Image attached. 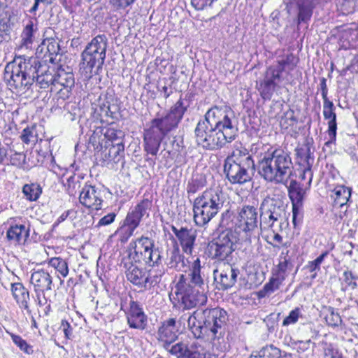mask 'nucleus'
Listing matches in <instances>:
<instances>
[{
  "instance_id": "1",
  "label": "nucleus",
  "mask_w": 358,
  "mask_h": 358,
  "mask_svg": "<svg viewBox=\"0 0 358 358\" xmlns=\"http://www.w3.org/2000/svg\"><path fill=\"white\" fill-rule=\"evenodd\" d=\"M197 144L214 150L234 141L238 134V124L234 111L227 106H215L198 122L195 130Z\"/></svg>"
},
{
  "instance_id": "2",
  "label": "nucleus",
  "mask_w": 358,
  "mask_h": 358,
  "mask_svg": "<svg viewBox=\"0 0 358 358\" xmlns=\"http://www.w3.org/2000/svg\"><path fill=\"white\" fill-rule=\"evenodd\" d=\"M36 60L19 58L8 64L5 68L4 79L10 87L20 91L26 90L33 84L36 78L41 88L53 87L55 72L48 69L39 74L36 70Z\"/></svg>"
},
{
  "instance_id": "3",
  "label": "nucleus",
  "mask_w": 358,
  "mask_h": 358,
  "mask_svg": "<svg viewBox=\"0 0 358 358\" xmlns=\"http://www.w3.org/2000/svg\"><path fill=\"white\" fill-rule=\"evenodd\" d=\"M207 288L201 275V261L196 257L191 262L189 273L180 275L175 294L184 309H191L207 302Z\"/></svg>"
},
{
  "instance_id": "4",
  "label": "nucleus",
  "mask_w": 358,
  "mask_h": 358,
  "mask_svg": "<svg viewBox=\"0 0 358 358\" xmlns=\"http://www.w3.org/2000/svg\"><path fill=\"white\" fill-rule=\"evenodd\" d=\"M227 313L220 308L196 310L187 320V324L196 338L219 339L224 334Z\"/></svg>"
},
{
  "instance_id": "5",
  "label": "nucleus",
  "mask_w": 358,
  "mask_h": 358,
  "mask_svg": "<svg viewBox=\"0 0 358 358\" xmlns=\"http://www.w3.org/2000/svg\"><path fill=\"white\" fill-rule=\"evenodd\" d=\"M260 210V226L262 229H270L272 231L271 238L273 246L279 247L280 245H282L288 247L289 245L287 243L282 244V237L279 234L280 231L288 226L285 207L282 201L267 197L262 201Z\"/></svg>"
},
{
  "instance_id": "6",
  "label": "nucleus",
  "mask_w": 358,
  "mask_h": 358,
  "mask_svg": "<svg viewBox=\"0 0 358 358\" xmlns=\"http://www.w3.org/2000/svg\"><path fill=\"white\" fill-rule=\"evenodd\" d=\"M292 164L291 157L284 150H268L259 161V173L268 182L285 183L291 174Z\"/></svg>"
},
{
  "instance_id": "7",
  "label": "nucleus",
  "mask_w": 358,
  "mask_h": 358,
  "mask_svg": "<svg viewBox=\"0 0 358 358\" xmlns=\"http://www.w3.org/2000/svg\"><path fill=\"white\" fill-rule=\"evenodd\" d=\"M225 199V194L220 187L207 189L196 197L193 205L196 225H206L222 208Z\"/></svg>"
},
{
  "instance_id": "8",
  "label": "nucleus",
  "mask_w": 358,
  "mask_h": 358,
  "mask_svg": "<svg viewBox=\"0 0 358 358\" xmlns=\"http://www.w3.org/2000/svg\"><path fill=\"white\" fill-rule=\"evenodd\" d=\"M255 169L254 161L248 150L240 145L228 156L224 164V171L232 184H244L251 179Z\"/></svg>"
},
{
  "instance_id": "9",
  "label": "nucleus",
  "mask_w": 358,
  "mask_h": 358,
  "mask_svg": "<svg viewBox=\"0 0 358 358\" xmlns=\"http://www.w3.org/2000/svg\"><path fill=\"white\" fill-rule=\"evenodd\" d=\"M108 40L105 35H98L93 38L82 52L81 68L86 77H92L93 71L98 73L106 59Z\"/></svg>"
},
{
  "instance_id": "10",
  "label": "nucleus",
  "mask_w": 358,
  "mask_h": 358,
  "mask_svg": "<svg viewBox=\"0 0 358 358\" xmlns=\"http://www.w3.org/2000/svg\"><path fill=\"white\" fill-rule=\"evenodd\" d=\"M238 241L242 239L238 237L236 231L225 229L208 244L209 255L216 261L229 263L232 259V253Z\"/></svg>"
},
{
  "instance_id": "11",
  "label": "nucleus",
  "mask_w": 358,
  "mask_h": 358,
  "mask_svg": "<svg viewBox=\"0 0 358 358\" xmlns=\"http://www.w3.org/2000/svg\"><path fill=\"white\" fill-rule=\"evenodd\" d=\"M258 226V210L253 206L245 205L238 210L235 230L238 237L245 243H250L252 234Z\"/></svg>"
},
{
  "instance_id": "12",
  "label": "nucleus",
  "mask_w": 358,
  "mask_h": 358,
  "mask_svg": "<svg viewBox=\"0 0 358 358\" xmlns=\"http://www.w3.org/2000/svg\"><path fill=\"white\" fill-rule=\"evenodd\" d=\"M129 246L134 250L133 258L135 261H142L150 266H157L161 263V253L158 248H154V242L150 238L141 236L131 243Z\"/></svg>"
},
{
  "instance_id": "13",
  "label": "nucleus",
  "mask_w": 358,
  "mask_h": 358,
  "mask_svg": "<svg viewBox=\"0 0 358 358\" xmlns=\"http://www.w3.org/2000/svg\"><path fill=\"white\" fill-rule=\"evenodd\" d=\"M187 108V106L180 98L166 115L154 119L151 122V127L166 136L171 130L178 127Z\"/></svg>"
},
{
  "instance_id": "14",
  "label": "nucleus",
  "mask_w": 358,
  "mask_h": 358,
  "mask_svg": "<svg viewBox=\"0 0 358 358\" xmlns=\"http://www.w3.org/2000/svg\"><path fill=\"white\" fill-rule=\"evenodd\" d=\"M282 64H273L266 69L264 78L257 82V89L265 100L271 99L273 92L279 88V84L284 80Z\"/></svg>"
},
{
  "instance_id": "15",
  "label": "nucleus",
  "mask_w": 358,
  "mask_h": 358,
  "mask_svg": "<svg viewBox=\"0 0 358 358\" xmlns=\"http://www.w3.org/2000/svg\"><path fill=\"white\" fill-rule=\"evenodd\" d=\"M152 207V201L148 199L141 201L133 209L127 214L124 226L121 228V231L125 230L127 236L122 238V241H127L129 237L132 236L134 230L139 225L142 218L144 216L149 215V211Z\"/></svg>"
},
{
  "instance_id": "16",
  "label": "nucleus",
  "mask_w": 358,
  "mask_h": 358,
  "mask_svg": "<svg viewBox=\"0 0 358 358\" xmlns=\"http://www.w3.org/2000/svg\"><path fill=\"white\" fill-rule=\"evenodd\" d=\"M296 162L301 169L300 178L307 185H310L313 173L312 166L314 163V156L310 148L307 145H303L296 149Z\"/></svg>"
},
{
  "instance_id": "17",
  "label": "nucleus",
  "mask_w": 358,
  "mask_h": 358,
  "mask_svg": "<svg viewBox=\"0 0 358 358\" xmlns=\"http://www.w3.org/2000/svg\"><path fill=\"white\" fill-rule=\"evenodd\" d=\"M169 351L178 358H215L197 342L193 343L189 347L183 343H178L171 346Z\"/></svg>"
},
{
  "instance_id": "18",
  "label": "nucleus",
  "mask_w": 358,
  "mask_h": 358,
  "mask_svg": "<svg viewBox=\"0 0 358 358\" xmlns=\"http://www.w3.org/2000/svg\"><path fill=\"white\" fill-rule=\"evenodd\" d=\"M30 283L38 299V303L43 305L39 297L45 291L52 289V278L49 271L45 268L34 269L30 277Z\"/></svg>"
},
{
  "instance_id": "19",
  "label": "nucleus",
  "mask_w": 358,
  "mask_h": 358,
  "mask_svg": "<svg viewBox=\"0 0 358 358\" xmlns=\"http://www.w3.org/2000/svg\"><path fill=\"white\" fill-rule=\"evenodd\" d=\"M79 201L82 205L93 210L102 208L103 192L95 186L85 185L80 193Z\"/></svg>"
},
{
  "instance_id": "20",
  "label": "nucleus",
  "mask_w": 358,
  "mask_h": 358,
  "mask_svg": "<svg viewBox=\"0 0 358 358\" xmlns=\"http://www.w3.org/2000/svg\"><path fill=\"white\" fill-rule=\"evenodd\" d=\"M74 83V76L72 73L66 72L64 70L59 71L55 73L52 92L58 93L59 98L64 100L69 98Z\"/></svg>"
},
{
  "instance_id": "21",
  "label": "nucleus",
  "mask_w": 358,
  "mask_h": 358,
  "mask_svg": "<svg viewBox=\"0 0 358 358\" xmlns=\"http://www.w3.org/2000/svg\"><path fill=\"white\" fill-rule=\"evenodd\" d=\"M39 36L38 20L29 16L23 22V29L20 35L21 47L30 48Z\"/></svg>"
},
{
  "instance_id": "22",
  "label": "nucleus",
  "mask_w": 358,
  "mask_h": 358,
  "mask_svg": "<svg viewBox=\"0 0 358 358\" xmlns=\"http://www.w3.org/2000/svg\"><path fill=\"white\" fill-rule=\"evenodd\" d=\"M121 266L124 269V273L128 281L138 287H143L145 279V268L134 264L129 258L122 259Z\"/></svg>"
},
{
  "instance_id": "23",
  "label": "nucleus",
  "mask_w": 358,
  "mask_h": 358,
  "mask_svg": "<svg viewBox=\"0 0 358 358\" xmlns=\"http://www.w3.org/2000/svg\"><path fill=\"white\" fill-rule=\"evenodd\" d=\"M127 323L129 327L143 330L147 326V316L143 308L136 301H131L126 311Z\"/></svg>"
},
{
  "instance_id": "24",
  "label": "nucleus",
  "mask_w": 358,
  "mask_h": 358,
  "mask_svg": "<svg viewBox=\"0 0 358 358\" xmlns=\"http://www.w3.org/2000/svg\"><path fill=\"white\" fill-rule=\"evenodd\" d=\"M314 0H284L283 3L286 6L288 13H291L294 8H297L298 23L307 22L313 14Z\"/></svg>"
},
{
  "instance_id": "25",
  "label": "nucleus",
  "mask_w": 358,
  "mask_h": 358,
  "mask_svg": "<svg viewBox=\"0 0 358 358\" xmlns=\"http://www.w3.org/2000/svg\"><path fill=\"white\" fill-rule=\"evenodd\" d=\"M213 273L215 279L219 276L222 288L227 289L235 285L240 272L238 268L229 263L225 262L223 264L222 268L215 269Z\"/></svg>"
},
{
  "instance_id": "26",
  "label": "nucleus",
  "mask_w": 358,
  "mask_h": 358,
  "mask_svg": "<svg viewBox=\"0 0 358 358\" xmlns=\"http://www.w3.org/2000/svg\"><path fill=\"white\" fill-rule=\"evenodd\" d=\"M178 331V328L176 326V320L170 318L164 321L159 328L157 332L158 339L169 347L177 338Z\"/></svg>"
},
{
  "instance_id": "27",
  "label": "nucleus",
  "mask_w": 358,
  "mask_h": 358,
  "mask_svg": "<svg viewBox=\"0 0 358 358\" xmlns=\"http://www.w3.org/2000/svg\"><path fill=\"white\" fill-rule=\"evenodd\" d=\"M172 231L179 240L183 252L187 254H191L196 236L195 232L183 227L178 229L175 227H172Z\"/></svg>"
},
{
  "instance_id": "28",
  "label": "nucleus",
  "mask_w": 358,
  "mask_h": 358,
  "mask_svg": "<svg viewBox=\"0 0 358 358\" xmlns=\"http://www.w3.org/2000/svg\"><path fill=\"white\" fill-rule=\"evenodd\" d=\"M164 136L150 127L144 134L145 150L153 156L157 155L161 141Z\"/></svg>"
},
{
  "instance_id": "29",
  "label": "nucleus",
  "mask_w": 358,
  "mask_h": 358,
  "mask_svg": "<svg viewBox=\"0 0 358 358\" xmlns=\"http://www.w3.org/2000/svg\"><path fill=\"white\" fill-rule=\"evenodd\" d=\"M323 115L326 120H329L328 122V135L329 139L326 143V144L328 145L334 143L336 138V115L334 113V106L333 103H327L325 105H323Z\"/></svg>"
},
{
  "instance_id": "30",
  "label": "nucleus",
  "mask_w": 358,
  "mask_h": 358,
  "mask_svg": "<svg viewBox=\"0 0 358 358\" xmlns=\"http://www.w3.org/2000/svg\"><path fill=\"white\" fill-rule=\"evenodd\" d=\"M166 255V264L169 268L186 272L187 264L178 246L168 249Z\"/></svg>"
},
{
  "instance_id": "31",
  "label": "nucleus",
  "mask_w": 358,
  "mask_h": 358,
  "mask_svg": "<svg viewBox=\"0 0 358 358\" xmlns=\"http://www.w3.org/2000/svg\"><path fill=\"white\" fill-rule=\"evenodd\" d=\"M289 196L292 203L293 220H294L297 211L302 206L304 191L296 182H294L289 187Z\"/></svg>"
},
{
  "instance_id": "32",
  "label": "nucleus",
  "mask_w": 358,
  "mask_h": 358,
  "mask_svg": "<svg viewBox=\"0 0 358 358\" xmlns=\"http://www.w3.org/2000/svg\"><path fill=\"white\" fill-rule=\"evenodd\" d=\"M6 236L9 241L24 243L29 236V230L24 224H13L8 229Z\"/></svg>"
},
{
  "instance_id": "33",
  "label": "nucleus",
  "mask_w": 358,
  "mask_h": 358,
  "mask_svg": "<svg viewBox=\"0 0 358 358\" xmlns=\"http://www.w3.org/2000/svg\"><path fill=\"white\" fill-rule=\"evenodd\" d=\"M351 196V189L345 186H337L331 194L335 207L341 208L347 204Z\"/></svg>"
},
{
  "instance_id": "34",
  "label": "nucleus",
  "mask_w": 358,
  "mask_h": 358,
  "mask_svg": "<svg viewBox=\"0 0 358 358\" xmlns=\"http://www.w3.org/2000/svg\"><path fill=\"white\" fill-rule=\"evenodd\" d=\"M11 291L13 297L19 304L20 307L29 310L28 302L29 300V294L27 289L21 283L12 284Z\"/></svg>"
},
{
  "instance_id": "35",
  "label": "nucleus",
  "mask_w": 358,
  "mask_h": 358,
  "mask_svg": "<svg viewBox=\"0 0 358 358\" xmlns=\"http://www.w3.org/2000/svg\"><path fill=\"white\" fill-rule=\"evenodd\" d=\"M22 193L27 200L34 201L39 198L42 189L36 183L26 184L22 187Z\"/></svg>"
},
{
  "instance_id": "36",
  "label": "nucleus",
  "mask_w": 358,
  "mask_h": 358,
  "mask_svg": "<svg viewBox=\"0 0 358 358\" xmlns=\"http://www.w3.org/2000/svg\"><path fill=\"white\" fill-rule=\"evenodd\" d=\"M44 49L46 50L45 53L50 55H57L59 52V45L55 39L48 38L43 41L41 44L38 45L37 50L43 52Z\"/></svg>"
},
{
  "instance_id": "37",
  "label": "nucleus",
  "mask_w": 358,
  "mask_h": 358,
  "mask_svg": "<svg viewBox=\"0 0 358 358\" xmlns=\"http://www.w3.org/2000/svg\"><path fill=\"white\" fill-rule=\"evenodd\" d=\"M357 276L352 274L350 271H345L343 273V277L341 278L342 289L345 291L347 289H355L357 288Z\"/></svg>"
},
{
  "instance_id": "38",
  "label": "nucleus",
  "mask_w": 358,
  "mask_h": 358,
  "mask_svg": "<svg viewBox=\"0 0 358 358\" xmlns=\"http://www.w3.org/2000/svg\"><path fill=\"white\" fill-rule=\"evenodd\" d=\"M48 265L55 268L63 278H66L69 274L67 262L61 257L51 258L49 260Z\"/></svg>"
},
{
  "instance_id": "39",
  "label": "nucleus",
  "mask_w": 358,
  "mask_h": 358,
  "mask_svg": "<svg viewBox=\"0 0 358 358\" xmlns=\"http://www.w3.org/2000/svg\"><path fill=\"white\" fill-rule=\"evenodd\" d=\"M281 351L276 347L273 345L266 346L263 348L259 352L258 355H252L250 358H280Z\"/></svg>"
},
{
  "instance_id": "40",
  "label": "nucleus",
  "mask_w": 358,
  "mask_h": 358,
  "mask_svg": "<svg viewBox=\"0 0 358 358\" xmlns=\"http://www.w3.org/2000/svg\"><path fill=\"white\" fill-rule=\"evenodd\" d=\"M337 8L343 15L352 13L358 10V0H340Z\"/></svg>"
},
{
  "instance_id": "41",
  "label": "nucleus",
  "mask_w": 358,
  "mask_h": 358,
  "mask_svg": "<svg viewBox=\"0 0 358 358\" xmlns=\"http://www.w3.org/2000/svg\"><path fill=\"white\" fill-rule=\"evenodd\" d=\"M124 146L122 141L112 144L108 150V159L117 162L123 156Z\"/></svg>"
},
{
  "instance_id": "42",
  "label": "nucleus",
  "mask_w": 358,
  "mask_h": 358,
  "mask_svg": "<svg viewBox=\"0 0 358 358\" xmlns=\"http://www.w3.org/2000/svg\"><path fill=\"white\" fill-rule=\"evenodd\" d=\"M284 280L285 279L282 275L278 276L273 274L269 281L264 285L263 292L265 294L274 292L280 288Z\"/></svg>"
},
{
  "instance_id": "43",
  "label": "nucleus",
  "mask_w": 358,
  "mask_h": 358,
  "mask_svg": "<svg viewBox=\"0 0 358 358\" xmlns=\"http://www.w3.org/2000/svg\"><path fill=\"white\" fill-rule=\"evenodd\" d=\"M357 30H345L341 38V41L343 43L342 47L345 49L355 48L357 44L354 39L357 36Z\"/></svg>"
},
{
  "instance_id": "44",
  "label": "nucleus",
  "mask_w": 358,
  "mask_h": 358,
  "mask_svg": "<svg viewBox=\"0 0 358 358\" xmlns=\"http://www.w3.org/2000/svg\"><path fill=\"white\" fill-rule=\"evenodd\" d=\"M163 274L164 271L161 269L157 271L150 270L148 273L146 271L143 287L155 286L159 283Z\"/></svg>"
},
{
  "instance_id": "45",
  "label": "nucleus",
  "mask_w": 358,
  "mask_h": 358,
  "mask_svg": "<svg viewBox=\"0 0 358 358\" xmlns=\"http://www.w3.org/2000/svg\"><path fill=\"white\" fill-rule=\"evenodd\" d=\"M6 333L11 337L13 342L24 352L30 355L33 352V349L25 340H24L20 336L15 335L8 331Z\"/></svg>"
},
{
  "instance_id": "46",
  "label": "nucleus",
  "mask_w": 358,
  "mask_h": 358,
  "mask_svg": "<svg viewBox=\"0 0 358 358\" xmlns=\"http://www.w3.org/2000/svg\"><path fill=\"white\" fill-rule=\"evenodd\" d=\"M327 255V252H324L317 257L315 260L309 262L306 266L307 268L310 273H314L311 276L312 278H315L317 276V271H320V265L323 262L325 257Z\"/></svg>"
},
{
  "instance_id": "47",
  "label": "nucleus",
  "mask_w": 358,
  "mask_h": 358,
  "mask_svg": "<svg viewBox=\"0 0 358 358\" xmlns=\"http://www.w3.org/2000/svg\"><path fill=\"white\" fill-rule=\"evenodd\" d=\"M8 17V6L6 3L0 2V43L3 38V32L6 29V20Z\"/></svg>"
},
{
  "instance_id": "48",
  "label": "nucleus",
  "mask_w": 358,
  "mask_h": 358,
  "mask_svg": "<svg viewBox=\"0 0 358 358\" xmlns=\"http://www.w3.org/2000/svg\"><path fill=\"white\" fill-rule=\"evenodd\" d=\"M297 120L294 117V111L289 110L284 113L281 117L280 124L282 129H287L289 127L294 126Z\"/></svg>"
},
{
  "instance_id": "49",
  "label": "nucleus",
  "mask_w": 358,
  "mask_h": 358,
  "mask_svg": "<svg viewBox=\"0 0 358 358\" xmlns=\"http://www.w3.org/2000/svg\"><path fill=\"white\" fill-rule=\"evenodd\" d=\"M66 187L68 194L71 196H73L76 194V189L80 187V181L76 180L74 176H71L68 178L66 182L64 184Z\"/></svg>"
},
{
  "instance_id": "50",
  "label": "nucleus",
  "mask_w": 358,
  "mask_h": 358,
  "mask_svg": "<svg viewBox=\"0 0 358 358\" xmlns=\"http://www.w3.org/2000/svg\"><path fill=\"white\" fill-rule=\"evenodd\" d=\"M122 136V132L120 130H117L114 128H106L103 133L104 138L111 141L113 144L114 141H120V138Z\"/></svg>"
},
{
  "instance_id": "51",
  "label": "nucleus",
  "mask_w": 358,
  "mask_h": 358,
  "mask_svg": "<svg viewBox=\"0 0 358 358\" xmlns=\"http://www.w3.org/2000/svg\"><path fill=\"white\" fill-rule=\"evenodd\" d=\"M302 315L301 309L299 308H296L294 310H292L289 313V315L284 319L282 322V325L288 326L290 324H294L298 321L299 318Z\"/></svg>"
},
{
  "instance_id": "52",
  "label": "nucleus",
  "mask_w": 358,
  "mask_h": 358,
  "mask_svg": "<svg viewBox=\"0 0 358 358\" xmlns=\"http://www.w3.org/2000/svg\"><path fill=\"white\" fill-rule=\"evenodd\" d=\"M297 64V59L295 57L290 54L288 55L285 59H282L278 60L276 64H282V70L285 71V67L288 66L289 70L294 69Z\"/></svg>"
},
{
  "instance_id": "53",
  "label": "nucleus",
  "mask_w": 358,
  "mask_h": 358,
  "mask_svg": "<svg viewBox=\"0 0 358 358\" xmlns=\"http://www.w3.org/2000/svg\"><path fill=\"white\" fill-rule=\"evenodd\" d=\"M325 358H343L341 353L332 344H326L324 348Z\"/></svg>"
},
{
  "instance_id": "54",
  "label": "nucleus",
  "mask_w": 358,
  "mask_h": 358,
  "mask_svg": "<svg viewBox=\"0 0 358 358\" xmlns=\"http://www.w3.org/2000/svg\"><path fill=\"white\" fill-rule=\"evenodd\" d=\"M325 320L329 326L332 327H337L342 322L340 315L337 313H335L332 309L330 310L329 313L326 315Z\"/></svg>"
},
{
  "instance_id": "55",
  "label": "nucleus",
  "mask_w": 358,
  "mask_h": 358,
  "mask_svg": "<svg viewBox=\"0 0 358 358\" xmlns=\"http://www.w3.org/2000/svg\"><path fill=\"white\" fill-rule=\"evenodd\" d=\"M310 343V340L298 341L293 343V349L296 350L299 354H302L309 349Z\"/></svg>"
},
{
  "instance_id": "56",
  "label": "nucleus",
  "mask_w": 358,
  "mask_h": 358,
  "mask_svg": "<svg viewBox=\"0 0 358 358\" xmlns=\"http://www.w3.org/2000/svg\"><path fill=\"white\" fill-rule=\"evenodd\" d=\"M116 214L114 213H108L99 220L96 225V227H100L102 226H107L113 223L115 219Z\"/></svg>"
},
{
  "instance_id": "57",
  "label": "nucleus",
  "mask_w": 358,
  "mask_h": 358,
  "mask_svg": "<svg viewBox=\"0 0 358 358\" xmlns=\"http://www.w3.org/2000/svg\"><path fill=\"white\" fill-rule=\"evenodd\" d=\"M33 130L29 129V127L25 128L22 131V134L21 135L22 141L26 144L29 143L31 141V138L34 137Z\"/></svg>"
},
{
  "instance_id": "58",
  "label": "nucleus",
  "mask_w": 358,
  "mask_h": 358,
  "mask_svg": "<svg viewBox=\"0 0 358 358\" xmlns=\"http://www.w3.org/2000/svg\"><path fill=\"white\" fill-rule=\"evenodd\" d=\"M134 1L135 0H110V2L116 8H123L134 3Z\"/></svg>"
},
{
  "instance_id": "59",
  "label": "nucleus",
  "mask_w": 358,
  "mask_h": 358,
  "mask_svg": "<svg viewBox=\"0 0 358 358\" xmlns=\"http://www.w3.org/2000/svg\"><path fill=\"white\" fill-rule=\"evenodd\" d=\"M61 326L62 327L65 337L68 339L71 338L73 336V329L70 324L67 321L62 320Z\"/></svg>"
},
{
  "instance_id": "60",
  "label": "nucleus",
  "mask_w": 358,
  "mask_h": 358,
  "mask_svg": "<svg viewBox=\"0 0 358 358\" xmlns=\"http://www.w3.org/2000/svg\"><path fill=\"white\" fill-rule=\"evenodd\" d=\"M24 160V155L20 152H15L13 155L10 156V163L13 165H20Z\"/></svg>"
},
{
  "instance_id": "61",
  "label": "nucleus",
  "mask_w": 358,
  "mask_h": 358,
  "mask_svg": "<svg viewBox=\"0 0 358 358\" xmlns=\"http://www.w3.org/2000/svg\"><path fill=\"white\" fill-rule=\"evenodd\" d=\"M287 266H288V262L287 259H285L284 261L280 262L278 264V271L275 273V275L278 276L282 275L284 277V279H285V277H286L285 273H286V271L287 268Z\"/></svg>"
},
{
  "instance_id": "62",
  "label": "nucleus",
  "mask_w": 358,
  "mask_h": 358,
  "mask_svg": "<svg viewBox=\"0 0 358 358\" xmlns=\"http://www.w3.org/2000/svg\"><path fill=\"white\" fill-rule=\"evenodd\" d=\"M322 96L323 99L324 103L323 105H325L327 103H332L327 98V89L325 85V80H323L322 87Z\"/></svg>"
},
{
  "instance_id": "63",
  "label": "nucleus",
  "mask_w": 358,
  "mask_h": 358,
  "mask_svg": "<svg viewBox=\"0 0 358 358\" xmlns=\"http://www.w3.org/2000/svg\"><path fill=\"white\" fill-rule=\"evenodd\" d=\"M68 215H69L68 212H65V213H62L57 220L55 224H59L62 222L64 221L67 218Z\"/></svg>"
},
{
  "instance_id": "64",
  "label": "nucleus",
  "mask_w": 358,
  "mask_h": 358,
  "mask_svg": "<svg viewBox=\"0 0 358 358\" xmlns=\"http://www.w3.org/2000/svg\"><path fill=\"white\" fill-rule=\"evenodd\" d=\"M40 2H42V0H34V3L33 6L31 8L29 12L34 13L38 10V4Z\"/></svg>"
}]
</instances>
